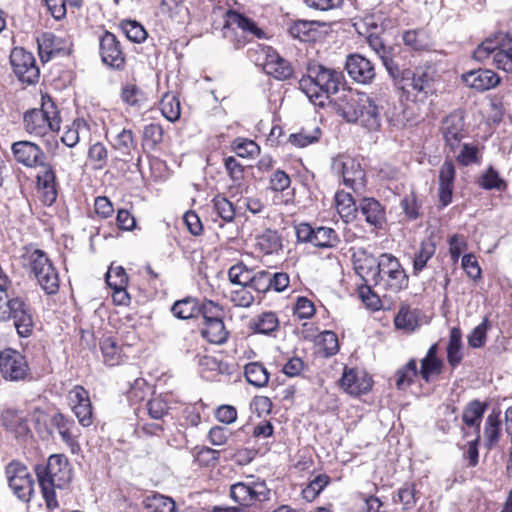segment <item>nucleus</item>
<instances>
[{"label": "nucleus", "instance_id": "obj_11", "mask_svg": "<svg viewBox=\"0 0 512 512\" xmlns=\"http://www.w3.org/2000/svg\"><path fill=\"white\" fill-rule=\"evenodd\" d=\"M0 371L5 379L19 381L27 376L28 364L21 353L6 349L0 353Z\"/></svg>", "mask_w": 512, "mask_h": 512}, {"label": "nucleus", "instance_id": "obj_17", "mask_svg": "<svg viewBox=\"0 0 512 512\" xmlns=\"http://www.w3.org/2000/svg\"><path fill=\"white\" fill-rule=\"evenodd\" d=\"M345 68L350 78L360 84H370L376 75L374 64L360 54L349 55Z\"/></svg>", "mask_w": 512, "mask_h": 512}, {"label": "nucleus", "instance_id": "obj_55", "mask_svg": "<svg viewBox=\"0 0 512 512\" xmlns=\"http://www.w3.org/2000/svg\"><path fill=\"white\" fill-rule=\"evenodd\" d=\"M443 362L440 358H423L421 360L420 375L429 382L433 376H437L442 371Z\"/></svg>", "mask_w": 512, "mask_h": 512}, {"label": "nucleus", "instance_id": "obj_54", "mask_svg": "<svg viewBox=\"0 0 512 512\" xmlns=\"http://www.w3.org/2000/svg\"><path fill=\"white\" fill-rule=\"evenodd\" d=\"M493 63L498 69L512 73V46L505 47L501 42L500 49L493 57Z\"/></svg>", "mask_w": 512, "mask_h": 512}, {"label": "nucleus", "instance_id": "obj_10", "mask_svg": "<svg viewBox=\"0 0 512 512\" xmlns=\"http://www.w3.org/2000/svg\"><path fill=\"white\" fill-rule=\"evenodd\" d=\"M10 63L17 78L27 84H34L40 77V71L34 55L21 47L11 51Z\"/></svg>", "mask_w": 512, "mask_h": 512}, {"label": "nucleus", "instance_id": "obj_8", "mask_svg": "<svg viewBox=\"0 0 512 512\" xmlns=\"http://www.w3.org/2000/svg\"><path fill=\"white\" fill-rule=\"evenodd\" d=\"M9 488L22 502H30L34 492L33 477L28 468L20 461L13 460L5 468Z\"/></svg>", "mask_w": 512, "mask_h": 512}, {"label": "nucleus", "instance_id": "obj_25", "mask_svg": "<svg viewBox=\"0 0 512 512\" xmlns=\"http://www.w3.org/2000/svg\"><path fill=\"white\" fill-rule=\"evenodd\" d=\"M486 409L487 404L479 400L470 401L465 406L462 421L468 429H473V435H480V425Z\"/></svg>", "mask_w": 512, "mask_h": 512}, {"label": "nucleus", "instance_id": "obj_3", "mask_svg": "<svg viewBox=\"0 0 512 512\" xmlns=\"http://www.w3.org/2000/svg\"><path fill=\"white\" fill-rule=\"evenodd\" d=\"M36 474L47 508L50 512H58L55 489H63L72 478L67 458L61 454L51 455L45 466L37 467Z\"/></svg>", "mask_w": 512, "mask_h": 512}, {"label": "nucleus", "instance_id": "obj_41", "mask_svg": "<svg viewBox=\"0 0 512 512\" xmlns=\"http://www.w3.org/2000/svg\"><path fill=\"white\" fill-rule=\"evenodd\" d=\"M435 251L436 245L432 239L423 240L413 260L414 271L419 272L423 270L428 260L435 254Z\"/></svg>", "mask_w": 512, "mask_h": 512}, {"label": "nucleus", "instance_id": "obj_64", "mask_svg": "<svg viewBox=\"0 0 512 512\" xmlns=\"http://www.w3.org/2000/svg\"><path fill=\"white\" fill-rule=\"evenodd\" d=\"M489 322L487 318L476 326L468 337V343L473 348H480L486 342V333L488 330Z\"/></svg>", "mask_w": 512, "mask_h": 512}, {"label": "nucleus", "instance_id": "obj_22", "mask_svg": "<svg viewBox=\"0 0 512 512\" xmlns=\"http://www.w3.org/2000/svg\"><path fill=\"white\" fill-rule=\"evenodd\" d=\"M263 69L277 80H287L293 74L290 63L271 48H267Z\"/></svg>", "mask_w": 512, "mask_h": 512}, {"label": "nucleus", "instance_id": "obj_1", "mask_svg": "<svg viewBox=\"0 0 512 512\" xmlns=\"http://www.w3.org/2000/svg\"><path fill=\"white\" fill-rule=\"evenodd\" d=\"M385 68L407 100L423 103L436 92L435 70L431 67L400 70L394 60H385Z\"/></svg>", "mask_w": 512, "mask_h": 512}, {"label": "nucleus", "instance_id": "obj_62", "mask_svg": "<svg viewBox=\"0 0 512 512\" xmlns=\"http://www.w3.org/2000/svg\"><path fill=\"white\" fill-rule=\"evenodd\" d=\"M393 500L394 502H400L403 505L404 510L413 508L416 503L414 486L405 484L398 490L397 495Z\"/></svg>", "mask_w": 512, "mask_h": 512}, {"label": "nucleus", "instance_id": "obj_6", "mask_svg": "<svg viewBox=\"0 0 512 512\" xmlns=\"http://www.w3.org/2000/svg\"><path fill=\"white\" fill-rule=\"evenodd\" d=\"M25 131L35 137H44L50 132L60 129V116L54 102L50 98H42L41 108L25 112L23 116Z\"/></svg>", "mask_w": 512, "mask_h": 512}, {"label": "nucleus", "instance_id": "obj_7", "mask_svg": "<svg viewBox=\"0 0 512 512\" xmlns=\"http://www.w3.org/2000/svg\"><path fill=\"white\" fill-rule=\"evenodd\" d=\"M26 265L38 284L47 294H55L59 289V276L46 254L38 249L25 255Z\"/></svg>", "mask_w": 512, "mask_h": 512}, {"label": "nucleus", "instance_id": "obj_39", "mask_svg": "<svg viewBox=\"0 0 512 512\" xmlns=\"http://www.w3.org/2000/svg\"><path fill=\"white\" fill-rule=\"evenodd\" d=\"M394 323L397 329L413 332L419 325L416 310H412L409 307H401L394 319Z\"/></svg>", "mask_w": 512, "mask_h": 512}, {"label": "nucleus", "instance_id": "obj_18", "mask_svg": "<svg viewBox=\"0 0 512 512\" xmlns=\"http://www.w3.org/2000/svg\"><path fill=\"white\" fill-rule=\"evenodd\" d=\"M441 132L446 144L452 151H455L465 136L463 113L454 111L446 116L442 121Z\"/></svg>", "mask_w": 512, "mask_h": 512}, {"label": "nucleus", "instance_id": "obj_50", "mask_svg": "<svg viewBox=\"0 0 512 512\" xmlns=\"http://www.w3.org/2000/svg\"><path fill=\"white\" fill-rule=\"evenodd\" d=\"M417 374L418 370L416 361L411 359L402 369L397 371L396 386L398 389H404L409 386Z\"/></svg>", "mask_w": 512, "mask_h": 512}, {"label": "nucleus", "instance_id": "obj_35", "mask_svg": "<svg viewBox=\"0 0 512 512\" xmlns=\"http://www.w3.org/2000/svg\"><path fill=\"white\" fill-rule=\"evenodd\" d=\"M504 40L503 33H498L494 37L486 38L474 50L473 57L479 62H484L491 55L494 57L495 53L500 49L501 42Z\"/></svg>", "mask_w": 512, "mask_h": 512}, {"label": "nucleus", "instance_id": "obj_23", "mask_svg": "<svg viewBox=\"0 0 512 512\" xmlns=\"http://www.w3.org/2000/svg\"><path fill=\"white\" fill-rule=\"evenodd\" d=\"M360 213L365 221L375 227L381 228L386 221V213L381 203L374 198H364L359 204Z\"/></svg>", "mask_w": 512, "mask_h": 512}, {"label": "nucleus", "instance_id": "obj_13", "mask_svg": "<svg viewBox=\"0 0 512 512\" xmlns=\"http://www.w3.org/2000/svg\"><path fill=\"white\" fill-rule=\"evenodd\" d=\"M99 50L102 62L109 67L120 70L125 66V56L117 37L106 31L99 38Z\"/></svg>", "mask_w": 512, "mask_h": 512}, {"label": "nucleus", "instance_id": "obj_24", "mask_svg": "<svg viewBox=\"0 0 512 512\" xmlns=\"http://www.w3.org/2000/svg\"><path fill=\"white\" fill-rule=\"evenodd\" d=\"M353 264L356 273L366 282L373 280V272L378 269V258H375L365 249H358L353 253Z\"/></svg>", "mask_w": 512, "mask_h": 512}, {"label": "nucleus", "instance_id": "obj_27", "mask_svg": "<svg viewBox=\"0 0 512 512\" xmlns=\"http://www.w3.org/2000/svg\"><path fill=\"white\" fill-rule=\"evenodd\" d=\"M501 411L494 409L486 418L484 425L485 446L491 450L501 437Z\"/></svg>", "mask_w": 512, "mask_h": 512}, {"label": "nucleus", "instance_id": "obj_26", "mask_svg": "<svg viewBox=\"0 0 512 512\" xmlns=\"http://www.w3.org/2000/svg\"><path fill=\"white\" fill-rule=\"evenodd\" d=\"M257 488H263V485L251 486L243 482L235 483L230 488L231 498L243 506L251 505L255 500L259 499L262 491Z\"/></svg>", "mask_w": 512, "mask_h": 512}, {"label": "nucleus", "instance_id": "obj_44", "mask_svg": "<svg viewBox=\"0 0 512 512\" xmlns=\"http://www.w3.org/2000/svg\"><path fill=\"white\" fill-rule=\"evenodd\" d=\"M171 312L175 317L184 320L195 317L199 308L194 299L186 298L176 301L171 308Z\"/></svg>", "mask_w": 512, "mask_h": 512}, {"label": "nucleus", "instance_id": "obj_47", "mask_svg": "<svg viewBox=\"0 0 512 512\" xmlns=\"http://www.w3.org/2000/svg\"><path fill=\"white\" fill-rule=\"evenodd\" d=\"M479 185L486 190H500L506 189V182L499 176V173L493 168L489 167L481 176Z\"/></svg>", "mask_w": 512, "mask_h": 512}, {"label": "nucleus", "instance_id": "obj_46", "mask_svg": "<svg viewBox=\"0 0 512 512\" xmlns=\"http://www.w3.org/2000/svg\"><path fill=\"white\" fill-rule=\"evenodd\" d=\"M318 346L320 352L325 357H330L338 353L339 343L337 335L332 331H324L319 335Z\"/></svg>", "mask_w": 512, "mask_h": 512}, {"label": "nucleus", "instance_id": "obj_33", "mask_svg": "<svg viewBox=\"0 0 512 512\" xmlns=\"http://www.w3.org/2000/svg\"><path fill=\"white\" fill-rule=\"evenodd\" d=\"M38 50L42 61H49L60 53V40L53 33H43L38 39Z\"/></svg>", "mask_w": 512, "mask_h": 512}, {"label": "nucleus", "instance_id": "obj_9", "mask_svg": "<svg viewBox=\"0 0 512 512\" xmlns=\"http://www.w3.org/2000/svg\"><path fill=\"white\" fill-rule=\"evenodd\" d=\"M211 203L213 212L224 222L214 220L219 229L218 236L227 240L234 239L238 234V227L234 223L236 210L233 203L220 194L216 195Z\"/></svg>", "mask_w": 512, "mask_h": 512}, {"label": "nucleus", "instance_id": "obj_15", "mask_svg": "<svg viewBox=\"0 0 512 512\" xmlns=\"http://www.w3.org/2000/svg\"><path fill=\"white\" fill-rule=\"evenodd\" d=\"M40 168L41 170L36 175L37 192L41 201L45 205L51 206L58 196L56 173L54 167L49 163H45Z\"/></svg>", "mask_w": 512, "mask_h": 512}, {"label": "nucleus", "instance_id": "obj_52", "mask_svg": "<svg viewBox=\"0 0 512 512\" xmlns=\"http://www.w3.org/2000/svg\"><path fill=\"white\" fill-rule=\"evenodd\" d=\"M252 271L242 263L233 265L228 271L231 283L240 286H248L251 281Z\"/></svg>", "mask_w": 512, "mask_h": 512}, {"label": "nucleus", "instance_id": "obj_2", "mask_svg": "<svg viewBox=\"0 0 512 512\" xmlns=\"http://www.w3.org/2000/svg\"><path fill=\"white\" fill-rule=\"evenodd\" d=\"M345 84L342 71L323 65L308 68L307 75L299 81V88L315 106L324 107L331 95Z\"/></svg>", "mask_w": 512, "mask_h": 512}, {"label": "nucleus", "instance_id": "obj_38", "mask_svg": "<svg viewBox=\"0 0 512 512\" xmlns=\"http://www.w3.org/2000/svg\"><path fill=\"white\" fill-rule=\"evenodd\" d=\"M340 240L336 231L330 227L320 226L315 228L313 245L319 248H333Z\"/></svg>", "mask_w": 512, "mask_h": 512}, {"label": "nucleus", "instance_id": "obj_59", "mask_svg": "<svg viewBox=\"0 0 512 512\" xmlns=\"http://www.w3.org/2000/svg\"><path fill=\"white\" fill-rule=\"evenodd\" d=\"M148 414L153 419H162L168 412V403L162 396H155L146 404Z\"/></svg>", "mask_w": 512, "mask_h": 512}, {"label": "nucleus", "instance_id": "obj_19", "mask_svg": "<svg viewBox=\"0 0 512 512\" xmlns=\"http://www.w3.org/2000/svg\"><path fill=\"white\" fill-rule=\"evenodd\" d=\"M333 168L341 173L343 183L353 190H359L364 187L365 173L360 164L354 159L336 160Z\"/></svg>", "mask_w": 512, "mask_h": 512}, {"label": "nucleus", "instance_id": "obj_61", "mask_svg": "<svg viewBox=\"0 0 512 512\" xmlns=\"http://www.w3.org/2000/svg\"><path fill=\"white\" fill-rule=\"evenodd\" d=\"M106 282L110 288H123L127 286L128 276L121 267H111L106 274Z\"/></svg>", "mask_w": 512, "mask_h": 512}, {"label": "nucleus", "instance_id": "obj_58", "mask_svg": "<svg viewBox=\"0 0 512 512\" xmlns=\"http://www.w3.org/2000/svg\"><path fill=\"white\" fill-rule=\"evenodd\" d=\"M230 300L235 306L247 308L254 302V296L248 286H240L231 291Z\"/></svg>", "mask_w": 512, "mask_h": 512}, {"label": "nucleus", "instance_id": "obj_14", "mask_svg": "<svg viewBox=\"0 0 512 512\" xmlns=\"http://www.w3.org/2000/svg\"><path fill=\"white\" fill-rule=\"evenodd\" d=\"M15 160L27 168L44 166L45 153L42 148L30 141H18L11 146Z\"/></svg>", "mask_w": 512, "mask_h": 512}, {"label": "nucleus", "instance_id": "obj_51", "mask_svg": "<svg viewBox=\"0 0 512 512\" xmlns=\"http://www.w3.org/2000/svg\"><path fill=\"white\" fill-rule=\"evenodd\" d=\"M163 128L160 124L151 123L144 126L143 129V143L154 149L163 140Z\"/></svg>", "mask_w": 512, "mask_h": 512}, {"label": "nucleus", "instance_id": "obj_20", "mask_svg": "<svg viewBox=\"0 0 512 512\" xmlns=\"http://www.w3.org/2000/svg\"><path fill=\"white\" fill-rule=\"evenodd\" d=\"M1 423L18 439H26L31 434L28 418L20 410L5 409L1 414Z\"/></svg>", "mask_w": 512, "mask_h": 512}, {"label": "nucleus", "instance_id": "obj_32", "mask_svg": "<svg viewBox=\"0 0 512 512\" xmlns=\"http://www.w3.org/2000/svg\"><path fill=\"white\" fill-rule=\"evenodd\" d=\"M50 421L51 425L58 431L62 440L70 446L74 445L76 438L73 433L75 428L74 421L62 413L54 414Z\"/></svg>", "mask_w": 512, "mask_h": 512}, {"label": "nucleus", "instance_id": "obj_63", "mask_svg": "<svg viewBox=\"0 0 512 512\" xmlns=\"http://www.w3.org/2000/svg\"><path fill=\"white\" fill-rule=\"evenodd\" d=\"M224 167L234 183L239 184L243 180L244 167L235 157L228 156L224 158Z\"/></svg>", "mask_w": 512, "mask_h": 512}, {"label": "nucleus", "instance_id": "obj_42", "mask_svg": "<svg viewBox=\"0 0 512 512\" xmlns=\"http://www.w3.org/2000/svg\"><path fill=\"white\" fill-rule=\"evenodd\" d=\"M335 206L338 214L344 219L352 218L357 210L352 195L344 191L335 194Z\"/></svg>", "mask_w": 512, "mask_h": 512}, {"label": "nucleus", "instance_id": "obj_45", "mask_svg": "<svg viewBox=\"0 0 512 512\" xmlns=\"http://www.w3.org/2000/svg\"><path fill=\"white\" fill-rule=\"evenodd\" d=\"M146 508L149 512H174L175 502L170 497L156 494L147 498Z\"/></svg>", "mask_w": 512, "mask_h": 512}, {"label": "nucleus", "instance_id": "obj_53", "mask_svg": "<svg viewBox=\"0 0 512 512\" xmlns=\"http://www.w3.org/2000/svg\"><path fill=\"white\" fill-rule=\"evenodd\" d=\"M88 158L94 163L97 170L103 169L108 160V150L104 144L97 142L90 146L88 150Z\"/></svg>", "mask_w": 512, "mask_h": 512}, {"label": "nucleus", "instance_id": "obj_28", "mask_svg": "<svg viewBox=\"0 0 512 512\" xmlns=\"http://www.w3.org/2000/svg\"><path fill=\"white\" fill-rule=\"evenodd\" d=\"M201 334L210 343L223 344L227 341L229 332L222 318H214L207 320V323H203Z\"/></svg>", "mask_w": 512, "mask_h": 512}, {"label": "nucleus", "instance_id": "obj_37", "mask_svg": "<svg viewBox=\"0 0 512 512\" xmlns=\"http://www.w3.org/2000/svg\"><path fill=\"white\" fill-rule=\"evenodd\" d=\"M461 332L458 328H452L449 335V343L447 346V360L448 363L454 368L462 360L461 352Z\"/></svg>", "mask_w": 512, "mask_h": 512}, {"label": "nucleus", "instance_id": "obj_4", "mask_svg": "<svg viewBox=\"0 0 512 512\" xmlns=\"http://www.w3.org/2000/svg\"><path fill=\"white\" fill-rule=\"evenodd\" d=\"M336 111L347 122H359L369 130L380 127L381 118L378 107L365 93L347 91L336 103Z\"/></svg>", "mask_w": 512, "mask_h": 512}, {"label": "nucleus", "instance_id": "obj_57", "mask_svg": "<svg viewBox=\"0 0 512 512\" xmlns=\"http://www.w3.org/2000/svg\"><path fill=\"white\" fill-rule=\"evenodd\" d=\"M122 100L132 107H140L144 102V93L135 85L129 84L122 89Z\"/></svg>", "mask_w": 512, "mask_h": 512}, {"label": "nucleus", "instance_id": "obj_34", "mask_svg": "<svg viewBox=\"0 0 512 512\" xmlns=\"http://www.w3.org/2000/svg\"><path fill=\"white\" fill-rule=\"evenodd\" d=\"M256 245L264 254L278 253L282 249V238L277 231L267 229L257 237Z\"/></svg>", "mask_w": 512, "mask_h": 512}, {"label": "nucleus", "instance_id": "obj_12", "mask_svg": "<svg viewBox=\"0 0 512 512\" xmlns=\"http://www.w3.org/2000/svg\"><path fill=\"white\" fill-rule=\"evenodd\" d=\"M226 26L241 31L244 40H237V48L244 46L247 41L265 38V32L252 19L234 10L227 11Z\"/></svg>", "mask_w": 512, "mask_h": 512}, {"label": "nucleus", "instance_id": "obj_29", "mask_svg": "<svg viewBox=\"0 0 512 512\" xmlns=\"http://www.w3.org/2000/svg\"><path fill=\"white\" fill-rule=\"evenodd\" d=\"M112 147L120 156H122L123 160L127 161V158L132 157L133 152L136 150V142L133 132L128 129H122L114 137Z\"/></svg>", "mask_w": 512, "mask_h": 512}, {"label": "nucleus", "instance_id": "obj_21", "mask_svg": "<svg viewBox=\"0 0 512 512\" xmlns=\"http://www.w3.org/2000/svg\"><path fill=\"white\" fill-rule=\"evenodd\" d=\"M467 86L477 90L486 91L499 84V76L489 69L471 70L462 75Z\"/></svg>", "mask_w": 512, "mask_h": 512}, {"label": "nucleus", "instance_id": "obj_43", "mask_svg": "<svg viewBox=\"0 0 512 512\" xmlns=\"http://www.w3.org/2000/svg\"><path fill=\"white\" fill-rule=\"evenodd\" d=\"M101 351L105 363L110 366L117 365L121 359V350L115 339L107 337L101 341Z\"/></svg>", "mask_w": 512, "mask_h": 512}, {"label": "nucleus", "instance_id": "obj_56", "mask_svg": "<svg viewBox=\"0 0 512 512\" xmlns=\"http://www.w3.org/2000/svg\"><path fill=\"white\" fill-rule=\"evenodd\" d=\"M329 477L326 475H318L315 477L302 491L303 498L307 501H313L320 492L326 487Z\"/></svg>", "mask_w": 512, "mask_h": 512}, {"label": "nucleus", "instance_id": "obj_30", "mask_svg": "<svg viewBox=\"0 0 512 512\" xmlns=\"http://www.w3.org/2000/svg\"><path fill=\"white\" fill-rule=\"evenodd\" d=\"M290 35L303 42H310L316 40L319 31L318 23L315 21L298 20L295 21L289 28Z\"/></svg>", "mask_w": 512, "mask_h": 512}, {"label": "nucleus", "instance_id": "obj_49", "mask_svg": "<svg viewBox=\"0 0 512 512\" xmlns=\"http://www.w3.org/2000/svg\"><path fill=\"white\" fill-rule=\"evenodd\" d=\"M121 29L126 37L135 43H141L147 37V32L144 27L140 23L133 20L123 21L121 24Z\"/></svg>", "mask_w": 512, "mask_h": 512}, {"label": "nucleus", "instance_id": "obj_40", "mask_svg": "<svg viewBox=\"0 0 512 512\" xmlns=\"http://www.w3.org/2000/svg\"><path fill=\"white\" fill-rule=\"evenodd\" d=\"M160 110L168 121H177L181 115L179 99L173 94L166 93L160 101Z\"/></svg>", "mask_w": 512, "mask_h": 512}, {"label": "nucleus", "instance_id": "obj_48", "mask_svg": "<svg viewBox=\"0 0 512 512\" xmlns=\"http://www.w3.org/2000/svg\"><path fill=\"white\" fill-rule=\"evenodd\" d=\"M459 153L456 155L457 162L462 166H469L480 162V152L476 145L463 144Z\"/></svg>", "mask_w": 512, "mask_h": 512}, {"label": "nucleus", "instance_id": "obj_31", "mask_svg": "<svg viewBox=\"0 0 512 512\" xmlns=\"http://www.w3.org/2000/svg\"><path fill=\"white\" fill-rule=\"evenodd\" d=\"M279 327V320L274 312H264L254 317L250 323L249 328L258 334L269 335L276 331Z\"/></svg>", "mask_w": 512, "mask_h": 512}, {"label": "nucleus", "instance_id": "obj_60", "mask_svg": "<svg viewBox=\"0 0 512 512\" xmlns=\"http://www.w3.org/2000/svg\"><path fill=\"white\" fill-rule=\"evenodd\" d=\"M270 272L258 271L252 272L251 281L248 283V287L259 293H264L271 288Z\"/></svg>", "mask_w": 512, "mask_h": 512}, {"label": "nucleus", "instance_id": "obj_16", "mask_svg": "<svg viewBox=\"0 0 512 512\" xmlns=\"http://www.w3.org/2000/svg\"><path fill=\"white\" fill-rule=\"evenodd\" d=\"M372 378L364 371L353 368H344L339 385L344 392L359 396L368 393L372 388Z\"/></svg>", "mask_w": 512, "mask_h": 512}, {"label": "nucleus", "instance_id": "obj_36", "mask_svg": "<svg viewBox=\"0 0 512 512\" xmlns=\"http://www.w3.org/2000/svg\"><path fill=\"white\" fill-rule=\"evenodd\" d=\"M244 374L248 383L255 387H264L269 381L268 371L258 362L248 363L245 366Z\"/></svg>", "mask_w": 512, "mask_h": 512}, {"label": "nucleus", "instance_id": "obj_5", "mask_svg": "<svg viewBox=\"0 0 512 512\" xmlns=\"http://www.w3.org/2000/svg\"><path fill=\"white\" fill-rule=\"evenodd\" d=\"M372 283L384 296L396 294L408 286V276L398 258L390 253L378 257V269L373 272Z\"/></svg>", "mask_w": 512, "mask_h": 512}]
</instances>
